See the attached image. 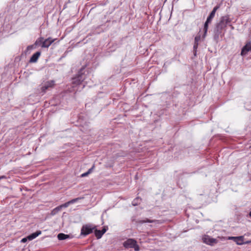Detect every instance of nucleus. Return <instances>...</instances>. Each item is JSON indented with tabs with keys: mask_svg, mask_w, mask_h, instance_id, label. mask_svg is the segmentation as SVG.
I'll return each mask as SVG.
<instances>
[{
	"mask_svg": "<svg viewBox=\"0 0 251 251\" xmlns=\"http://www.w3.org/2000/svg\"><path fill=\"white\" fill-rule=\"evenodd\" d=\"M61 208H62V206H61V205H60V206H58V207H56V208L54 209V211H55V210H56L57 211H59V210L61 209Z\"/></svg>",
	"mask_w": 251,
	"mask_h": 251,
	"instance_id": "obj_27",
	"label": "nucleus"
},
{
	"mask_svg": "<svg viewBox=\"0 0 251 251\" xmlns=\"http://www.w3.org/2000/svg\"><path fill=\"white\" fill-rule=\"evenodd\" d=\"M27 240H28L27 237H26V238H24L22 239L21 242L25 243L27 241Z\"/></svg>",
	"mask_w": 251,
	"mask_h": 251,
	"instance_id": "obj_26",
	"label": "nucleus"
},
{
	"mask_svg": "<svg viewBox=\"0 0 251 251\" xmlns=\"http://www.w3.org/2000/svg\"><path fill=\"white\" fill-rule=\"evenodd\" d=\"M0 180L2 178H6V176H0Z\"/></svg>",
	"mask_w": 251,
	"mask_h": 251,
	"instance_id": "obj_30",
	"label": "nucleus"
},
{
	"mask_svg": "<svg viewBox=\"0 0 251 251\" xmlns=\"http://www.w3.org/2000/svg\"><path fill=\"white\" fill-rule=\"evenodd\" d=\"M198 43H195V45L194 46V48L195 49H196L197 48V47H198Z\"/></svg>",
	"mask_w": 251,
	"mask_h": 251,
	"instance_id": "obj_29",
	"label": "nucleus"
},
{
	"mask_svg": "<svg viewBox=\"0 0 251 251\" xmlns=\"http://www.w3.org/2000/svg\"><path fill=\"white\" fill-rule=\"evenodd\" d=\"M136 241L132 239H129L125 241L124 243V246L126 248H132L136 245Z\"/></svg>",
	"mask_w": 251,
	"mask_h": 251,
	"instance_id": "obj_5",
	"label": "nucleus"
},
{
	"mask_svg": "<svg viewBox=\"0 0 251 251\" xmlns=\"http://www.w3.org/2000/svg\"><path fill=\"white\" fill-rule=\"evenodd\" d=\"M78 80V83H79L80 79H77Z\"/></svg>",
	"mask_w": 251,
	"mask_h": 251,
	"instance_id": "obj_33",
	"label": "nucleus"
},
{
	"mask_svg": "<svg viewBox=\"0 0 251 251\" xmlns=\"http://www.w3.org/2000/svg\"><path fill=\"white\" fill-rule=\"evenodd\" d=\"M41 234V231H40V230L37 231L36 232L33 233L31 234L30 235H28L27 236L28 240L29 241H31L32 240L35 239V238H36L38 236H39Z\"/></svg>",
	"mask_w": 251,
	"mask_h": 251,
	"instance_id": "obj_9",
	"label": "nucleus"
},
{
	"mask_svg": "<svg viewBox=\"0 0 251 251\" xmlns=\"http://www.w3.org/2000/svg\"><path fill=\"white\" fill-rule=\"evenodd\" d=\"M200 39H201V36L200 35L196 36L195 38V43H198L199 41L200 40Z\"/></svg>",
	"mask_w": 251,
	"mask_h": 251,
	"instance_id": "obj_19",
	"label": "nucleus"
},
{
	"mask_svg": "<svg viewBox=\"0 0 251 251\" xmlns=\"http://www.w3.org/2000/svg\"><path fill=\"white\" fill-rule=\"evenodd\" d=\"M54 85V81L53 80L45 82L41 87L42 92L44 94L50 88H52Z\"/></svg>",
	"mask_w": 251,
	"mask_h": 251,
	"instance_id": "obj_3",
	"label": "nucleus"
},
{
	"mask_svg": "<svg viewBox=\"0 0 251 251\" xmlns=\"http://www.w3.org/2000/svg\"><path fill=\"white\" fill-rule=\"evenodd\" d=\"M219 6H215L213 9L212 10V12H214L215 13H216V11L219 8Z\"/></svg>",
	"mask_w": 251,
	"mask_h": 251,
	"instance_id": "obj_24",
	"label": "nucleus"
},
{
	"mask_svg": "<svg viewBox=\"0 0 251 251\" xmlns=\"http://www.w3.org/2000/svg\"><path fill=\"white\" fill-rule=\"evenodd\" d=\"M132 248H134V250L135 251H139V246L137 245V243L136 244V245H135L134 247H133Z\"/></svg>",
	"mask_w": 251,
	"mask_h": 251,
	"instance_id": "obj_22",
	"label": "nucleus"
},
{
	"mask_svg": "<svg viewBox=\"0 0 251 251\" xmlns=\"http://www.w3.org/2000/svg\"><path fill=\"white\" fill-rule=\"evenodd\" d=\"M230 22V20H229L228 16H223L221 18V21L217 25V27L218 28L222 29V28L225 27L226 25Z\"/></svg>",
	"mask_w": 251,
	"mask_h": 251,
	"instance_id": "obj_2",
	"label": "nucleus"
},
{
	"mask_svg": "<svg viewBox=\"0 0 251 251\" xmlns=\"http://www.w3.org/2000/svg\"><path fill=\"white\" fill-rule=\"evenodd\" d=\"M55 40V39H53L51 37H49L45 40L44 39L43 43L41 45L42 48H49L50 46Z\"/></svg>",
	"mask_w": 251,
	"mask_h": 251,
	"instance_id": "obj_6",
	"label": "nucleus"
},
{
	"mask_svg": "<svg viewBox=\"0 0 251 251\" xmlns=\"http://www.w3.org/2000/svg\"><path fill=\"white\" fill-rule=\"evenodd\" d=\"M140 201V199H139L138 198L135 199V200H134L132 202V204L133 205H137V202H138V201Z\"/></svg>",
	"mask_w": 251,
	"mask_h": 251,
	"instance_id": "obj_18",
	"label": "nucleus"
},
{
	"mask_svg": "<svg viewBox=\"0 0 251 251\" xmlns=\"http://www.w3.org/2000/svg\"><path fill=\"white\" fill-rule=\"evenodd\" d=\"M107 229H108L107 227L104 226V227H103V229L101 231H102V233L104 234L106 231Z\"/></svg>",
	"mask_w": 251,
	"mask_h": 251,
	"instance_id": "obj_25",
	"label": "nucleus"
},
{
	"mask_svg": "<svg viewBox=\"0 0 251 251\" xmlns=\"http://www.w3.org/2000/svg\"><path fill=\"white\" fill-rule=\"evenodd\" d=\"M229 239H233L238 245H242L243 244L244 237L243 236L232 237L229 238Z\"/></svg>",
	"mask_w": 251,
	"mask_h": 251,
	"instance_id": "obj_10",
	"label": "nucleus"
},
{
	"mask_svg": "<svg viewBox=\"0 0 251 251\" xmlns=\"http://www.w3.org/2000/svg\"><path fill=\"white\" fill-rule=\"evenodd\" d=\"M34 45L29 46L27 47V49L32 48L33 47Z\"/></svg>",
	"mask_w": 251,
	"mask_h": 251,
	"instance_id": "obj_31",
	"label": "nucleus"
},
{
	"mask_svg": "<svg viewBox=\"0 0 251 251\" xmlns=\"http://www.w3.org/2000/svg\"><path fill=\"white\" fill-rule=\"evenodd\" d=\"M57 238L59 240H62L69 238V235L61 233L58 234Z\"/></svg>",
	"mask_w": 251,
	"mask_h": 251,
	"instance_id": "obj_11",
	"label": "nucleus"
},
{
	"mask_svg": "<svg viewBox=\"0 0 251 251\" xmlns=\"http://www.w3.org/2000/svg\"><path fill=\"white\" fill-rule=\"evenodd\" d=\"M215 13L214 12L211 11V12L210 13V14L209 16H210L211 17H212V18H213L215 16Z\"/></svg>",
	"mask_w": 251,
	"mask_h": 251,
	"instance_id": "obj_28",
	"label": "nucleus"
},
{
	"mask_svg": "<svg viewBox=\"0 0 251 251\" xmlns=\"http://www.w3.org/2000/svg\"><path fill=\"white\" fill-rule=\"evenodd\" d=\"M70 203H69V201H68L65 203H64L63 204L61 205V206H62V207H68L69 205H70Z\"/></svg>",
	"mask_w": 251,
	"mask_h": 251,
	"instance_id": "obj_20",
	"label": "nucleus"
},
{
	"mask_svg": "<svg viewBox=\"0 0 251 251\" xmlns=\"http://www.w3.org/2000/svg\"><path fill=\"white\" fill-rule=\"evenodd\" d=\"M94 167H95V166H94V165H93V166L92 167V168H91L90 169H89L88 170V171L87 172H86V173H85L82 174L81 175V176H82V177H85V176H87L88 175H89L90 173H91V172H92V170L94 168Z\"/></svg>",
	"mask_w": 251,
	"mask_h": 251,
	"instance_id": "obj_14",
	"label": "nucleus"
},
{
	"mask_svg": "<svg viewBox=\"0 0 251 251\" xmlns=\"http://www.w3.org/2000/svg\"><path fill=\"white\" fill-rule=\"evenodd\" d=\"M44 38L40 37L35 42L34 45L36 46H40L42 45L43 43Z\"/></svg>",
	"mask_w": 251,
	"mask_h": 251,
	"instance_id": "obj_13",
	"label": "nucleus"
},
{
	"mask_svg": "<svg viewBox=\"0 0 251 251\" xmlns=\"http://www.w3.org/2000/svg\"><path fill=\"white\" fill-rule=\"evenodd\" d=\"M95 227V226L91 224L83 225L81 229V235L86 236L91 233Z\"/></svg>",
	"mask_w": 251,
	"mask_h": 251,
	"instance_id": "obj_1",
	"label": "nucleus"
},
{
	"mask_svg": "<svg viewBox=\"0 0 251 251\" xmlns=\"http://www.w3.org/2000/svg\"><path fill=\"white\" fill-rule=\"evenodd\" d=\"M81 199H82V198H77L75 199H74L69 201L70 204H73L75 202H77L78 200H79Z\"/></svg>",
	"mask_w": 251,
	"mask_h": 251,
	"instance_id": "obj_16",
	"label": "nucleus"
},
{
	"mask_svg": "<svg viewBox=\"0 0 251 251\" xmlns=\"http://www.w3.org/2000/svg\"><path fill=\"white\" fill-rule=\"evenodd\" d=\"M41 55V52L40 51H37L34 53L31 57L29 62L31 63H35L36 62L39 56Z\"/></svg>",
	"mask_w": 251,
	"mask_h": 251,
	"instance_id": "obj_8",
	"label": "nucleus"
},
{
	"mask_svg": "<svg viewBox=\"0 0 251 251\" xmlns=\"http://www.w3.org/2000/svg\"><path fill=\"white\" fill-rule=\"evenodd\" d=\"M212 19L213 18L212 17H211L210 16H209L208 17V18H207L206 22H207V23H210Z\"/></svg>",
	"mask_w": 251,
	"mask_h": 251,
	"instance_id": "obj_21",
	"label": "nucleus"
},
{
	"mask_svg": "<svg viewBox=\"0 0 251 251\" xmlns=\"http://www.w3.org/2000/svg\"><path fill=\"white\" fill-rule=\"evenodd\" d=\"M208 24L209 23H207V22H205L204 25V36H205V35L207 33V31Z\"/></svg>",
	"mask_w": 251,
	"mask_h": 251,
	"instance_id": "obj_15",
	"label": "nucleus"
},
{
	"mask_svg": "<svg viewBox=\"0 0 251 251\" xmlns=\"http://www.w3.org/2000/svg\"><path fill=\"white\" fill-rule=\"evenodd\" d=\"M219 6H215L213 9L212 10V12H214L215 13H216V11L219 8Z\"/></svg>",
	"mask_w": 251,
	"mask_h": 251,
	"instance_id": "obj_23",
	"label": "nucleus"
},
{
	"mask_svg": "<svg viewBox=\"0 0 251 251\" xmlns=\"http://www.w3.org/2000/svg\"><path fill=\"white\" fill-rule=\"evenodd\" d=\"M251 51V43H248L242 49L241 54L242 55H246L248 52Z\"/></svg>",
	"mask_w": 251,
	"mask_h": 251,
	"instance_id": "obj_7",
	"label": "nucleus"
},
{
	"mask_svg": "<svg viewBox=\"0 0 251 251\" xmlns=\"http://www.w3.org/2000/svg\"><path fill=\"white\" fill-rule=\"evenodd\" d=\"M95 234L97 239H100L103 234L102 233V231L100 230L95 229Z\"/></svg>",
	"mask_w": 251,
	"mask_h": 251,
	"instance_id": "obj_12",
	"label": "nucleus"
},
{
	"mask_svg": "<svg viewBox=\"0 0 251 251\" xmlns=\"http://www.w3.org/2000/svg\"><path fill=\"white\" fill-rule=\"evenodd\" d=\"M202 241L204 243L211 246L217 243L216 239L211 238L208 235H204L202 238Z\"/></svg>",
	"mask_w": 251,
	"mask_h": 251,
	"instance_id": "obj_4",
	"label": "nucleus"
},
{
	"mask_svg": "<svg viewBox=\"0 0 251 251\" xmlns=\"http://www.w3.org/2000/svg\"><path fill=\"white\" fill-rule=\"evenodd\" d=\"M249 215L250 217H251V211L249 213Z\"/></svg>",
	"mask_w": 251,
	"mask_h": 251,
	"instance_id": "obj_32",
	"label": "nucleus"
},
{
	"mask_svg": "<svg viewBox=\"0 0 251 251\" xmlns=\"http://www.w3.org/2000/svg\"><path fill=\"white\" fill-rule=\"evenodd\" d=\"M153 222H154V221H153V220H150V219H146L145 220L140 221L139 222V223H141V224L145 223H153Z\"/></svg>",
	"mask_w": 251,
	"mask_h": 251,
	"instance_id": "obj_17",
	"label": "nucleus"
}]
</instances>
